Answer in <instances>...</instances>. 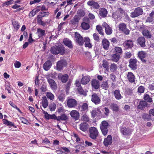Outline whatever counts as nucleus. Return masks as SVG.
<instances>
[{
    "label": "nucleus",
    "instance_id": "1",
    "mask_svg": "<svg viewBox=\"0 0 154 154\" xmlns=\"http://www.w3.org/2000/svg\"><path fill=\"white\" fill-rule=\"evenodd\" d=\"M50 51L51 53L53 54H60L62 55L65 53V50L63 47L55 46L51 48Z\"/></svg>",
    "mask_w": 154,
    "mask_h": 154
},
{
    "label": "nucleus",
    "instance_id": "2",
    "mask_svg": "<svg viewBox=\"0 0 154 154\" xmlns=\"http://www.w3.org/2000/svg\"><path fill=\"white\" fill-rule=\"evenodd\" d=\"M89 133V137L94 140L97 139L99 134L97 129L94 127H91L90 128Z\"/></svg>",
    "mask_w": 154,
    "mask_h": 154
},
{
    "label": "nucleus",
    "instance_id": "3",
    "mask_svg": "<svg viewBox=\"0 0 154 154\" xmlns=\"http://www.w3.org/2000/svg\"><path fill=\"white\" fill-rule=\"evenodd\" d=\"M109 125L107 122L103 121L100 125V127L102 133L104 135H106L108 133V127Z\"/></svg>",
    "mask_w": 154,
    "mask_h": 154
},
{
    "label": "nucleus",
    "instance_id": "4",
    "mask_svg": "<svg viewBox=\"0 0 154 154\" xmlns=\"http://www.w3.org/2000/svg\"><path fill=\"white\" fill-rule=\"evenodd\" d=\"M74 40L76 43L79 45H82L84 42V39L78 32H76L74 34Z\"/></svg>",
    "mask_w": 154,
    "mask_h": 154
},
{
    "label": "nucleus",
    "instance_id": "5",
    "mask_svg": "<svg viewBox=\"0 0 154 154\" xmlns=\"http://www.w3.org/2000/svg\"><path fill=\"white\" fill-rule=\"evenodd\" d=\"M143 11L142 9L140 7L135 8L134 11L131 13V17L132 18L137 17L143 14Z\"/></svg>",
    "mask_w": 154,
    "mask_h": 154
},
{
    "label": "nucleus",
    "instance_id": "6",
    "mask_svg": "<svg viewBox=\"0 0 154 154\" xmlns=\"http://www.w3.org/2000/svg\"><path fill=\"white\" fill-rule=\"evenodd\" d=\"M119 30L122 32L126 35H128L130 33L129 30L127 28L126 25L124 23H120L118 26Z\"/></svg>",
    "mask_w": 154,
    "mask_h": 154
},
{
    "label": "nucleus",
    "instance_id": "7",
    "mask_svg": "<svg viewBox=\"0 0 154 154\" xmlns=\"http://www.w3.org/2000/svg\"><path fill=\"white\" fill-rule=\"evenodd\" d=\"M120 132L124 135L128 136L131 134L132 130L128 127H122L120 128Z\"/></svg>",
    "mask_w": 154,
    "mask_h": 154
},
{
    "label": "nucleus",
    "instance_id": "8",
    "mask_svg": "<svg viewBox=\"0 0 154 154\" xmlns=\"http://www.w3.org/2000/svg\"><path fill=\"white\" fill-rule=\"evenodd\" d=\"M77 101L74 99L70 98L67 100V106L69 108H75L77 105Z\"/></svg>",
    "mask_w": 154,
    "mask_h": 154
},
{
    "label": "nucleus",
    "instance_id": "9",
    "mask_svg": "<svg viewBox=\"0 0 154 154\" xmlns=\"http://www.w3.org/2000/svg\"><path fill=\"white\" fill-rule=\"evenodd\" d=\"M102 26L104 28L105 32L107 35H110L112 33V28L106 23L104 22Z\"/></svg>",
    "mask_w": 154,
    "mask_h": 154
},
{
    "label": "nucleus",
    "instance_id": "10",
    "mask_svg": "<svg viewBox=\"0 0 154 154\" xmlns=\"http://www.w3.org/2000/svg\"><path fill=\"white\" fill-rule=\"evenodd\" d=\"M91 101L95 104H99L100 102V99L96 94H92L91 97Z\"/></svg>",
    "mask_w": 154,
    "mask_h": 154
},
{
    "label": "nucleus",
    "instance_id": "11",
    "mask_svg": "<svg viewBox=\"0 0 154 154\" xmlns=\"http://www.w3.org/2000/svg\"><path fill=\"white\" fill-rule=\"evenodd\" d=\"M66 65V62L64 60H60L57 62V70L60 71L64 66Z\"/></svg>",
    "mask_w": 154,
    "mask_h": 154
},
{
    "label": "nucleus",
    "instance_id": "12",
    "mask_svg": "<svg viewBox=\"0 0 154 154\" xmlns=\"http://www.w3.org/2000/svg\"><path fill=\"white\" fill-rule=\"evenodd\" d=\"M137 60L135 59L131 58L129 60V66L132 69L135 70L137 68Z\"/></svg>",
    "mask_w": 154,
    "mask_h": 154
},
{
    "label": "nucleus",
    "instance_id": "13",
    "mask_svg": "<svg viewBox=\"0 0 154 154\" xmlns=\"http://www.w3.org/2000/svg\"><path fill=\"white\" fill-rule=\"evenodd\" d=\"M112 138L110 135H108L107 138H105L103 142L104 145L106 146L111 144L112 142Z\"/></svg>",
    "mask_w": 154,
    "mask_h": 154
},
{
    "label": "nucleus",
    "instance_id": "14",
    "mask_svg": "<svg viewBox=\"0 0 154 154\" xmlns=\"http://www.w3.org/2000/svg\"><path fill=\"white\" fill-rule=\"evenodd\" d=\"M88 5L92 6V7L95 9H98L100 7L98 4L93 0L89 1L87 2Z\"/></svg>",
    "mask_w": 154,
    "mask_h": 154
},
{
    "label": "nucleus",
    "instance_id": "15",
    "mask_svg": "<svg viewBox=\"0 0 154 154\" xmlns=\"http://www.w3.org/2000/svg\"><path fill=\"white\" fill-rule=\"evenodd\" d=\"M59 79L63 83H66L68 80L69 78L68 75L65 74L63 75L62 74H59L58 75Z\"/></svg>",
    "mask_w": 154,
    "mask_h": 154
},
{
    "label": "nucleus",
    "instance_id": "16",
    "mask_svg": "<svg viewBox=\"0 0 154 154\" xmlns=\"http://www.w3.org/2000/svg\"><path fill=\"white\" fill-rule=\"evenodd\" d=\"M135 76L134 74L131 72H128L127 75V79L130 83L134 82L135 81Z\"/></svg>",
    "mask_w": 154,
    "mask_h": 154
},
{
    "label": "nucleus",
    "instance_id": "17",
    "mask_svg": "<svg viewBox=\"0 0 154 154\" xmlns=\"http://www.w3.org/2000/svg\"><path fill=\"white\" fill-rule=\"evenodd\" d=\"M80 129L83 132L86 131L89 128L88 125L85 122L82 123L79 125Z\"/></svg>",
    "mask_w": 154,
    "mask_h": 154
},
{
    "label": "nucleus",
    "instance_id": "18",
    "mask_svg": "<svg viewBox=\"0 0 154 154\" xmlns=\"http://www.w3.org/2000/svg\"><path fill=\"white\" fill-rule=\"evenodd\" d=\"M70 115L75 120L78 119L79 118V113L76 110H73L70 113Z\"/></svg>",
    "mask_w": 154,
    "mask_h": 154
},
{
    "label": "nucleus",
    "instance_id": "19",
    "mask_svg": "<svg viewBox=\"0 0 154 154\" xmlns=\"http://www.w3.org/2000/svg\"><path fill=\"white\" fill-rule=\"evenodd\" d=\"M102 44L103 48L105 50H107L109 46V42L106 39L104 38L102 41Z\"/></svg>",
    "mask_w": 154,
    "mask_h": 154
},
{
    "label": "nucleus",
    "instance_id": "20",
    "mask_svg": "<svg viewBox=\"0 0 154 154\" xmlns=\"http://www.w3.org/2000/svg\"><path fill=\"white\" fill-rule=\"evenodd\" d=\"M123 45L125 48H129L132 47L133 43L132 40H128L124 42Z\"/></svg>",
    "mask_w": 154,
    "mask_h": 154
},
{
    "label": "nucleus",
    "instance_id": "21",
    "mask_svg": "<svg viewBox=\"0 0 154 154\" xmlns=\"http://www.w3.org/2000/svg\"><path fill=\"white\" fill-rule=\"evenodd\" d=\"M146 53L143 51H140L138 53V57L143 63H145L146 62V60L144 59V58L146 57Z\"/></svg>",
    "mask_w": 154,
    "mask_h": 154
},
{
    "label": "nucleus",
    "instance_id": "22",
    "mask_svg": "<svg viewBox=\"0 0 154 154\" xmlns=\"http://www.w3.org/2000/svg\"><path fill=\"white\" fill-rule=\"evenodd\" d=\"M63 42L65 45L67 46L69 48H73V45L71 41L68 38H64L63 40Z\"/></svg>",
    "mask_w": 154,
    "mask_h": 154
},
{
    "label": "nucleus",
    "instance_id": "23",
    "mask_svg": "<svg viewBox=\"0 0 154 154\" xmlns=\"http://www.w3.org/2000/svg\"><path fill=\"white\" fill-rule=\"evenodd\" d=\"M137 43L142 47H144L146 46L145 44V40L143 37H140L137 40Z\"/></svg>",
    "mask_w": 154,
    "mask_h": 154
},
{
    "label": "nucleus",
    "instance_id": "24",
    "mask_svg": "<svg viewBox=\"0 0 154 154\" xmlns=\"http://www.w3.org/2000/svg\"><path fill=\"white\" fill-rule=\"evenodd\" d=\"M99 14L102 17H105L107 14V10L104 8H102L99 10Z\"/></svg>",
    "mask_w": 154,
    "mask_h": 154
},
{
    "label": "nucleus",
    "instance_id": "25",
    "mask_svg": "<svg viewBox=\"0 0 154 154\" xmlns=\"http://www.w3.org/2000/svg\"><path fill=\"white\" fill-rule=\"evenodd\" d=\"M91 85L93 88L97 89L100 87L99 82L96 79H93L91 82Z\"/></svg>",
    "mask_w": 154,
    "mask_h": 154
},
{
    "label": "nucleus",
    "instance_id": "26",
    "mask_svg": "<svg viewBox=\"0 0 154 154\" xmlns=\"http://www.w3.org/2000/svg\"><path fill=\"white\" fill-rule=\"evenodd\" d=\"M49 84L51 88L53 90L57 89V85L55 82L52 79H49Z\"/></svg>",
    "mask_w": 154,
    "mask_h": 154
},
{
    "label": "nucleus",
    "instance_id": "27",
    "mask_svg": "<svg viewBox=\"0 0 154 154\" xmlns=\"http://www.w3.org/2000/svg\"><path fill=\"white\" fill-rule=\"evenodd\" d=\"M90 77L89 76H85L83 77L81 80V82L82 84L85 85L87 84L90 81Z\"/></svg>",
    "mask_w": 154,
    "mask_h": 154
},
{
    "label": "nucleus",
    "instance_id": "28",
    "mask_svg": "<svg viewBox=\"0 0 154 154\" xmlns=\"http://www.w3.org/2000/svg\"><path fill=\"white\" fill-rule=\"evenodd\" d=\"M110 107L113 111L117 112L119 111V107L117 104L114 103H111L110 105Z\"/></svg>",
    "mask_w": 154,
    "mask_h": 154
},
{
    "label": "nucleus",
    "instance_id": "29",
    "mask_svg": "<svg viewBox=\"0 0 154 154\" xmlns=\"http://www.w3.org/2000/svg\"><path fill=\"white\" fill-rule=\"evenodd\" d=\"M147 103L145 101H141L140 102L138 105L137 106V108L139 109H142L146 107Z\"/></svg>",
    "mask_w": 154,
    "mask_h": 154
},
{
    "label": "nucleus",
    "instance_id": "30",
    "mask_svg": "<svg viewBox=\"0 0 154 154\" xmlns=\"http://www.w3.org/2000/svg\"><path fill=\"white\" fill-rule=\"evenodd\" d=\"M84 42H85V46L86 47L91 48L92 47V45L90 43V40L89 38L85 37L84 38Z\"/></svg>",
    "mask_w": 154,
    "mask_h": 154
},
{
    "label": "nucleus",
    "instance_id": "31",
    "mask_svg": "<svg viewBox=\"0 0 154 154\" xmlns=\"http://www.w3.org/2000/svg\"><path fill=\"white\" fill-rule=\"evenodd\" d=\"M120 56L117 54H113L112 56L111 60L115 62H117L120 58Z\"/></svg>",
    "mask_w": 154,
    "mask_h": 154
},
{
    "label": "nucleus",
    "instance_id": "32",
    "mask_svg": "<svg viewBox=\"0 0 154 154\" xmlns=\"http://www.w3.org/2000/svg\"><path fill=\"white\" fill-rule=\"evenodd\" d=\"M42 101L43 107L44 108H46L48 106V100L46 97L45 96L43 97Z\"/></svg>",
    "mask_w": 154,
    "mask_h": 154
},
{
    "label": "nucleus",
    "instance_id": "33",
    "mask_svg": "<svg viewBox=\"0 0 154 154\" xmlns=\"http://www.w3.org/2000/svg\"><path fill=\"white\" fill-rule=\"evenodd\" d=\"M112 17L115 20H118L121 19V15L117 11L114 12L112 14Z\"/></svg>",
    "mask_w": 154,
    "mask_h": 154
},
{
    "label": "nucleus",
    "instance_id": "34",
    "mask_svg": "<svg viewBox=\"0 0 154 154\" xmlns=\"http://www.w3.org/2000/svg\"><path fill=\"white\" fill-rule=\"evenodd\" d=\"M143 35L147 38H150L151 37V35L149 31L145 29L143 31Z\"/></svg>",
    "mask_w": 154,
    "mask_h": 154
},
{
    "label": "nucleus",
    "instance_id": "35",
    "mask_svg": "<svg viewBox=\"0 0 154 154\" xmlns=\"http://www.w3.org/2000/svg\"><path fill=\"white\" fill-rule=\"evenodd\" d=\"M114 94L117 100L120 99L122 97L119 90H116L114 91Z\"/></svg>",
    "mask_w": 154,
    "mask_h": 154
},
{
    "label": "nucleus",
    "instance_id": "36",
    "mask_svg": "<svg viewBox=\"0 0 154 154\" xmlns=\"http://www.w3.org/2000/svg\"><path fill=\"white\" fill-rule=\"evenodd\" d=\"M143 98L145 101H146L149 103H151L152 101V97L148 94H145L144 95Z\"/></svg>",
    "mask_w": 154,
    "mask_h": 154
},
{
    "label": "nucleus",
    "instance_id": "37",
    "mask_svg": "<svg viewBox=\"0 0 154 154\" xmlns=\"http://www.w3.org/2000/svg\"><path fill=\"white\" fill-rule=\"evenodd\" d=\"M149 17L147 18L146 22L151 23L152 24L154 23V16L151 15L150 13L149 14Z\"/></svg>",
    "mask_w": 154,
    "mask_h": 154
},
{
    "label": "nucleus",
    "instance_id": "38",
    "mask_svg": "<svg viewBox=\"0 0 154 154\" xmlns=\"http://www.w3.org/2000/svg\"><path fill=\"white\" fill-rule=\"evenodd\" d=\"M118 68L116 64L114 63L112 64L110 66V71L111 72H113L116 71Z\"/></svg>",
    "mask_w": 154,
    "mask_h": 154
},
{
    "label": "nucleus",
    "instance_id": "39",
    "mask_svg": "<svg viewBox=\"0 0 154 154\" xmlns=\"http://www.w3.org/2000/svg\"><path fill=\"white\" fill-rule=\"evenodd\" d=\"M81 27L84 30H88L90 28L89 24L85 22H83L81 24Z\"/></svg>",
    "mask_w": 154,
    "mask_h": 154
},
{
    "label": "nucleus",
    "instance_id": "40",
    "mask_svg": "<svg viewBox=\"0 0 154 154\" xmlns=\"http://www.w3.org/2000/svg\"><path fill=\"white\" fill-rule=\"evenodd\" d=\"M39 38L43 36L45 34V31L40 29H38L37 30V32Z\"/></svg>",
    "mask_w": 154,
    "mask_h": 154
},
{
    "label": "nucleus",
    "instance_id": "41",
    "mask_svg": "<svg viewBox=\"0 0 154 154\" xmlns=\"http://www.w3.org/2000/svg\"><path fill=\"white\" fill-rule=\"evenodd\" d=\"M101 112L99 109H97L96 110H93L91 112L92 116L93 117H95L98 114H99Z\"/></svg>",
    "mask_w": 154,
    "mask_h": 154
},
{
    "label": "nucleus",
    "instance_id": "42",
    "mask_svg": "<svg viewBox=\"0 0 154 154\" xmlns=\"http://www.w3.org/2000/svg\"><path fill=\"white\" fill-rule=\"evenodd\" d=\"M114 51L116 53V54L121 55L122 53V49L119 47H117L114 48Z\"/></svg>",
    "mask_w": 154,
    "mask_h": 154
},
{
    "label": "nucleus",
    "instance_id": "43",
    "mask_svg": "<svg viewBox=\"0 0 154 154\" xmlns=\"http://www.w3.org/2000/svg\"><path fill=\"white\" fill-rule=\"evenodd\" d=\"M68 119V117L65 114H63L57 117V121L63 120L65 121Z\"/></svg>",
    "mask_w": 154,
    "mask_h": 154
},
{
    "label": "nucleus",
    "instance_id": "44",
    "mask_svg": "<svg viewBox=\"0 0 154 154\" xmlns=\"http://www.w3.org/2000/svg\"><path fill=\"white\" fill-rule=\"evenodd\" d=\"M101 86L103 89L106 90H107L109 87L108 83L107 81H103L101 84Z\"/></svg>",
    "mask_w": 154,
    "mask_h": 154
},
{
    "label": "nucleus",
    "instance_id": "45",
    "mask_svg": "<svg viewBox=\"0 0 154 154\" xmlns=\"http://www.w3.org/2000/svg\"><path fill=\"white\" fill-rule=\"evenodd\" d=\"M80 19V18L79 17V16L78 15H76L74 16L73 19V20H72L71 22H72V23L73 24H75L79 22Z\"/></svg>",
    "mask_w": 154,
    "mask_h": 154
},
{
    "label": "nucleus",
    "instance_id": "46",
    "mask_svg": "<svg viewBox=\"0 0 154 154\" xmlns=\"http://www.w3.org/2000/svg\"><path fill=\"white\" fill-rule=\"evenodd\" d=\"M49 106L50 110L51 111H54L56 107V104L53 102L51 103Z\"/></svg>",
    "mask_w": 154,
    "mask_h": 154
},
{
    "label": "nucleus",
    "instance_id": "47",
    "mask_svg": "<svg viewBox=\"0 0 154 154\" xmlns=\"http://www.w3.org/2000/svg\"><path fill=\"white\" fill-rule=\"evenodd\" d=\"M12 24L14 28L17 29H18L19 28L18 22L17 21L14 20L12 21Z\"/></svg>",
    "mask_w": 154,
    "mask_h": 154
},
{
    "label": "nucleus",
    "instance_id": "48",
    "mask_svg": "<svg viewBox=\"0 0 154 154\" xmlns=\"http://www.w3.org/2000/svg\"><path fill=\"white\" fill-rule=\"evenodd\" d=\"M14 4V1L13 0H10L8 1H6L2 4V6L4 7L5 5H10L11 4Z\"/></svg>",
    "mask_w": 154,
    "mask_h": 154
},
{
    "label": "nucleus",
    "instance_id": "49",
    "mask_svg": "<svg viewBox=\"0 0 154 154\" xmlns=\"http://www.w3.org/2000/svg\"><path fill=\"white\" fill-rule=\"evenodd\" d=\"M65 98V95L63 93L59 94L58 96V99L59 101L63 102Z\"/></svg>",
    "mask_w": 154,
    "mask_h": 154
},
{
    "label": "nucleus",
    "instance_id": "50",
    "mask_svg": "<svg viewBox=\"0 0 154 154\" xmlns=\"http://www.w3.org/2000/svg\"><path fill=\"white\" fill-rule=\"evenodd\" d=\"M96 29L98 32L99 34L102 35H104V33L103 31L102 28L100 26H97Z\"/></svg>",
    "mask_w": 154,
    "mask_h": 154
},
{
    "label": "nucleus",
    "instance_id": "51",
    "mask_svg": "<svg viewBox=\"0 0 154 154\" xmlns=\"http://www.w3.org/2000/svg\"><path fill=\"white\" fill-rule=\"evenodd\" d=\"M81 119L82 121L86 122L89 121V118L87 115H84L82 116Z\"/></svg>",
    "mask_w": 154,
    "mask_h": 154
},
{
    "label": "nucleus",
    "instance_id": "52",
    "mask_svg": "<svg viewBox=\"0 0 154 154\" xmlns=\"http://www.w3.org/2000/svg\"><path fill=\"white\" fill-rule=\"evenodd\" d=\"M103 63L102 64V66L103 67L106 69H108V65H109V62L104 60H103Z\"/></svg>",
    "mask_w": 154,
    "mask_h": 154
},
{
    "label": "nucleus",
    "instance_id": "53",
    "mask_svg": "<svg viewBox=\"0 0 154 154\" xmlns=\"http://www.w3.org/2000/svg\"><path fill=\"white\" fill-rule=\"evenodd\" d=\"M78 91L81 94L85 95V93L81 86H79L77 88Z\"/></svg>",
    "mask_w": 154,
    "mask_h": 154
},
{
    "label": "nucleus",
    "instance_id": "54",
    "mask_svg": "<svg viewBox=\"0 0 154 154\" xmlns=\"http://www.w3.org/2000/svg\"><path fill=\"white\" fill-rule=\"evenodd\" d=\"M77 14L79 16H83L85 15V13L82 10H79L78 11Z\"/></svg>",
    "mask_w": 154,
    "mask_h": 154
},
{
    "label": "nucleus",
    "instance_id": "55",
    "mask_svg": "<svg viewBox=\"0 0 154 154\" xmlns=\"http://www.w3.org/2000/svg\"><path fill=\"white\" fill-rule=\"evenodd\" d=\"M43 67L45 71L48 70V60H47L43 64Z\"/></svg>",
    "mask_w": 154,
    "mask_h": 154
},
{
    "label": "nucleus",
    "instance_id": "56",
    "mask_svg": "<svg viewBox=\"0 0 154 154\" xmlns=\"http://www.w3.org/2000/svg\"><path fill=\"white\" fill-rule=\"evenodd\" d=\"M94 38L95 40L97 42L99 41L100 38L98 35L96 33H94L93 35Z\"/></svg>",
    "mask_w": 154,
    "mask_h": 154
},
{
    "label": "nucleus",
    "instance_id": "57",
    "mask_svg": "<svg viewBox=\"0 0 154 154\" xmlns=\"http://www.w3.org/2000/svg\"><path fill=\"white\" fill-rule=\"evenodd\" d=\"M144 88L143 87L140 86L138 88V91L140 93H143L144 92Z\"/></svg>",
    "mask_w": 154,
    "mask_h": 154
},
{
    "label": "nucleus",
    "instance_id": "58",
    "mask_svg": "<svg viewBox=\"0 0 154 154\" xmlns=\"http://www.w3.org/2000/svg\"><path fill=\"white\" fill-rule=\"evenodd\" d=\"M103 111H105L104 113L106 116H108L109 113V109L106 107H105L103 109Z\"/></svg>",
    "mask_w": 154,
    "mask_h": 154
},
{
    "label": "nucleus",
    "instance_id": "59",
    "mask_svg": "<svg viewBox=\"0 0 154 154\" xmlns=\"http://www.w3.org/2000/svg\"><path fill=\"white\" fill-rule=\"evenodd\" d=\"M15 67L16 68H19L21 65V63L19 61H16L14 63Z\"/></svg>",
    "mask_w": 154,
    "mask_h": 154
},
{
    "label": "nucleus",
    "instance_id": "60",
    "mask_svg": "<svg viewBox=\"0 0 154 154\" xmlns=\"http://www.w3.org/2000/svg\"><path fill=\"white\" fill-rule=\"evenodd\" d=\"M142 118L143 119L146 120L148 121L149 120L150 118L149 116L147 114H143L142 116Z\"/></svg>",
    "mask_w": 154,
    "mask_h": 154
},
{
    "label": "nucleus",
    "instance_id": "61",
    "mask_svg": "<svg viewBox=\"0 0 154 154\" xmlns=\"http://www.w3.org/2000/svg\"><path fill=\"white\" fill-rule=\"evenodd\" d=\"M54 98V96L53 94L51 92H49V99L53 101Z\"/></svg>",
    "mask_w": 154,
    "mask_h": 154
},
{
    "label": "nucleus",
    "instance_id": "62",
    "mask_svg": "<svg viewBox=\"0 0 154 154\" xmlns=\"http://www.w3.org/2000/svg\"><path fill=\"white\" fill-rule=\"evenodd\" d=\"M58 1V0H49V5H51V6H54L56 3H54V2Z\"/></svg>",
    "mask_w": 154,
    "mask_h": 154
},
{
    "label": "nucleus",
    "instance_id": "63",
    "mask_svg": "<svg viewBox=\"0 0 154 154\" xmlns=\"http://www.w3.org/2000/svg\"><path fill=\"white\" fill-rule=\"evenodd\" d=\"M49 119H56L57 120V117L56 116V115L55 114H49Z\"/></svg>",
    "mask_w": 154,
    "mask_h": 154
},
{
    "label": "nucleus",
    "instance_id": "64",
    "mask_svg": "<svg viewBox=\"0 0 154 154\" xmlns=\"http://www.w3.org/2000/svg\"><path fill=\"white\" fill-rule=\"evenodd\" d=\"M119 14H120L121 15V16L122 15L124 14L125 15V11L122 8H119Z\"/></svg>",
    "mask_w": 154,
    "mask_h": 154
}]
</instances>
